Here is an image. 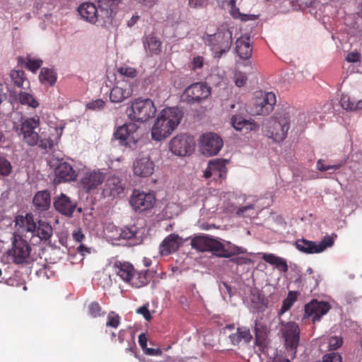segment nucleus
I'll list each match as a JSON object with an SVG mask.
<instances>
[{
  "label": "nucleus",
  "mask_w": 362,
  "mask_h": 362,
  "mask_svg": "<svg viewBox=\"0 0 362 362\" xmlns=\"http://www.w3.org/2000/svg\"><path fill=\"white\" fill-rule=\"evenodd\" d=\"M122 1L98 0V8L93 3L85 2L78 7L77 11L84 21L107 27L113 23Z\"/></svg>",
  "instance_id": "nucleus-1"
},
{
  "label": "nucleus",
  "mask_w": 362,
  "mask_h": 362,
  "mask_svg": "<svg viewBox=\"0 0 362 362\" xmlns=\"http://www.w3.org/2000/svg\"><path fill=\"white\" fill-rule=\"evenodd\" d=\"M182 116V112L178 107L163 109L151 128L152 139L160 141L169 136L180 124Z\"/></svg>",
  "instance_id": "nucleus-2"
},
{
  "label": "nucleus",
  "mask_w": 362,
  "mask_h": 362,
  "mask_svg": "<svg viewBox=\"0 0 362 362\" xmlns=\"http://www.w3.org/2000/svg\"><path fill=\"white\" fill-rule=\"evenodd\" d=\"M19 125L15 126V130L28 146H34L40 139V119L38 115L33 117L23 116Z\"/></svg>",
  "instance_id": "nucleus-3"
},
{
  "label": "nucleus",
  "mask_w": 362,
  "mask_h": 362,
  "mask_svg": "<svg viewBox=\"0 0 362 362\" xmlns=\"http://www.w3.org/2000/svg\"><path fill=\"white\" fill-rule=\"evenodd\" d=\"M233 30L228 25H222L213 35L207 37V42L211 47L215 58H220L230 49L232 45Z\"/></svg>",
  "instance_id": "nucleus-4"
},
{
  "label": "nucleus",
  "mask_w": 362,
  "mask_h": 362,
  "mask_svg": "<svg viewBox=\"0 0 362 362\" xmlns=\"http://www.w3.org/2000/svg\"><path fill=\"white\" fill-rule=\"evenodd\" d=\"M156 112L153 102L148 98L134 100L126 113L132 121L144 122L153 117Z\"/></svg>",
  "instance_id": "nucleus-5"
},
{
  "label": "nucleus",
  "mask_w": 362,
  "mask_h": 362,
  "mask_svg": "<svg viewBox=\"0 0 362 362\" xmlns=\"http://www.w3.org/2000/svg\"><path fill=\"white\" fill-rule=\"evenodd\" d=\"M264 132L267 137L276 142L283 141L290 128L288 115H284L279 117L270 119L265 124Z\"/></svg>",
  "instance_id": "nucleus-6"
},
{
  "label": "nucleus",
  "mask_w": 362,
  "mask_h": 362,
  "mask_svg": "<svg viewBox=\"0 0 362 362\" xmlns=\"http://www.w3.org/2000/svg\"><path fill=\"white\" fill-rule=\"evenodd\" d=\"M31 247L28 242L17 234H13L12 248L8 255L16 264H23L26 262L30 254Z\"/></svg>",
  "instance_id": "nucleus-7"
},
{
  "label": "nucleus",
  "mask_w": 362,
  "mask_h": 362,
  "mask_svg": "<svg viewBox=\"0 0 362 362\" xmlns=\"http://www.w3.org/2000/svg\"><path fill=\"white\" fill-rule=\"evenodd\" d=\"M201 153L206 156L216 155L223 146L222 139L216 134L208 132L202 134L199 140Z\"/></svg>",
  "instance_id": "nucleus-8"
},
{
  "label": "nucleus",
  "mask_w": 362,
  "mask_h": 362,
  "mask_svg": "<svg viewBox=\"0 0 362 362\" xmlns=\"http://www.w3.org/2000/svg\"><path fill=\"white\" fill-rule=\"evenodd\" d=\"M334 244L332 237L327 235L320 242L310 241L305 239L297 240L296 247L301 252L305 254L320 253Z\"/></svg>",
  "instance_id": "nucleus-9"
},
{
  "label": "nucleus",
  "mask_w": 362,
  "mask_h": 362,
  "mask_svg": "<svg viewBox=\"0 0 362 362\" xmlns=\"http://www.w3.org/2000/svg\"><path fill=\"white\" fill-rule=\"evenodd\" d=\"M211 95V88L204 83H195L185 88L182 100L187 103H200Z\"/></svg>",
  "instance_id": "nucleus-10"
},
{
  "label": "nucleus",
  "mask_w": 362,
  "mask_h": 362,
  "mask_svg": "<svg viewBox=\"0 0 362 362\" xmlns=\"http://www.w3.org/2000/svg\"><path fill=\"white\" fill-rule=\"evenodd\" d=\"M280 332L285 340L287 348L295 351L299 344L300 340V329L294 322H284L279 319Z\"/></svg>",
  "instance_id": "nucleus-11"
},
{
  "label": "nucleus",
  "mask_w": 362,
  "mask_h": 362,
  "mask_svg": "<svg viewBox=\"0 0 362 362\" xmlns=\"http://www.w3.org/2000/svg\"><path fill=\"white\" fill-rule=\"evenodd\" d=\"M276 103L275 94L272 92H259L256 95L252 113L255 115H268L272 110Z\"/></svg>",
  "instance_id": "nucleus-12"
},
{
  "label": "nucleus",
  "mask_w": 362,
  "mask_h": 362,
  "mask_svg": "<svg viewBox=\"0 0 362 362\" xmlns=\"http://www.w3.org/2000/svg\"><path fill=\"white\" fill-rule=\"evenodd\" d=\"M64 125L62 123L48 125L47 129L42 128L39 142L43 148H52L57 145L62 135Z\"/></svg>",
  "instance_id": "nucleus-13"
},
{
  "label": "nucleus",
  "mask_w": 362,
  "mask_h": 362,
  "mask_svg": "<svg viewBox=\"0 0 362 362\" xmlns=\"http://www.w3.org/2000/svg\"><path fill=\"white\" fill-rule=\"evenodd\" d=\"M156 202L153 193L134 189L130 197L129 203L136 211L142 212L151 209Z\"/></svg>",
  "instance_id": "nucleus-14"
},
{
  "label": "nucleus",
  "mask_w": 362,
  "mask_h": 362,
  "mask_svg": "<svg viewBox=\"0 0 362 362\" xmlns=\"http://www.w3.org/2000/svg\"><path fill=\"white\" fill-rule=\"evenodd\" d=\"M133 83L124 79H117L110 93V100L113 103H122L132 97Z\"/></svg>",
  "instance_id": "nucleus-15"
},
{
  "label": "nucleus",
  "mask_w": 362,
  "mask_h": 362,
  "mask_svg": "<svg viewBox=\"0 0 362 362\" xmlns=\"http://www.w3.org/2000/svg\"><path fill=\"white\" fill-rule=\"evenodd\" d=\"M106 175L100 170L87 171L80 179L79 184L86 192L97 189L105 181Z\"/></svg>",
  "instance_id": "nucleus-16"
},
{
  "label": "nucleus",
  "mask_w": 362,
  "mask_h": 362,
  "mask_svg": "<svg viewBox=\"0 0 362 362\" xmlns=\"http://www.w3.org/2000/svg\"><path fill=\"white\" fill-rule=\"evenodd\" d=\"M193 139L187 134H180L173 137L169 144L170 151L179 156L191 153L194 147Z\"/></svg>",
  "instance_id": "nucleus-17"
},
{
  "label": "nucleus",
  "mask_w": 362,
  "mask_h": 362,
  "mask_svg": "<svg viewBox=\"0 0 362 362\" xmlns=\"http://www.w3.org/2000/svg\"><path fill=\"white\" fill-rule=\"evenodd\" d=\"M327 302L312 300L305 305L303 319L311 318L313 323L318 322L330 310Z\"/></svg>",
  "instance_id": "nucleus-18"
},
{
  "label": "nucleus",
  "mask_w": 362,
  "mask_h": 362,
  "mask_svg": "<svg viewBox=\"0 0 362 362\" xmlns=\"http://www.w3.org/2000/svg\"><path fill=\"white\" fill-rule=\"evenodd\" d=\"M228 160L223 158H216L209 161L208 166L204 170V176L206 179L211 178L214 180L223 179L226 176V164Z\"/></svg>",
  "instance_id": "nucleus-19"
},
{
  "label": "nucleus",
  "mask_w": 362,
  "mask_h": 362,
  "mask_svg": "<svg viewBox=\"0 0 362 362\" xmlns=\"http://www.w3.org/2000/svg\"><path fill=\"white\" fill-rule=\"evenodd\" d=\"M137 126L134 123H126L119 127L114 134L115 139L119 141L120 144L132 147V144H135L136 138L134 136Z\"/></svg>",
  "instance_id": "nucleus-20"
},
{
  "label": "nucleus",
  "mask_w": 362,
  "mask_h": 362,
  "mask_svg": "<svg viewBox=\"0 0 362 362\" xmlns=\"http://www.w3.org/2000/svg\"><path fill=\"white\" fill-rule=\"evenodd\" d=\"M154 163L147 155H139L134 161L133 172L138 177H147L154 171Z\"/></svg>",
  "instance_id": "nucleus-21"
},
{
  "label": "nucleus",
  "mask_w": 362,
  "mask_h": 362,
  "mask_svg": "<svg viewBox=\"0 0 362 362\" xmlns=\"http://www.w3.org/2000/svg\"><path fill=\"white\" fill-rule=\"evenodd\" d=\"M76 201L71 199L64 193H61L54 201L55 209L62 214L71 217L76 208Z\"/></svg>",
  "instance_id": "nucleus-22"
},
{
  "label": "nucleus",
  "mask_w": 362,
  "mask_h": 362,
  "mask_svg": "<svg viewBox=\"0 0 362 362\" xmlns=\"http://www.w3.org/2000/svg\"><path fill=\"white\" fill-rule=\"evenodd\" d=\"M182 243L180 236L175 233L168 235L159 245V253L161 256H168L175 252Z\"/></svg>",
  "instance_id": "nucleus-23"
},
{
  "label": "nucleus",
  "mask_w": 362,
  "mask_h": 362,
  "mask_svg": "<svg viewBox=\"0 0 362 362\" xmlns=\"http://www.w3.org/2000/svg\"><path fill=\"white\" fill-rule=\"evenodd\" d=\"M77 175L73 167L67 162L60 163L55 168L54 182L57 183L74 180Z\"/></svg>",
  "instance_id": "nucleus-24"
},
{
  "label": "nucleus",
  "mask_w": 362,
  "mask_h": 362,
  "mask_svg": "<svg viewBox=\"0 0 362 362\" xmlns=\"http://www.w3.org/2000/svg\"><path fill=\"white\" fill-rule=\"evenodd\" d=\"M235 51L242 59H248L252 54V48L249 35H243L235 42Z\"/></svg>",
  "instance_id": "nucleus-25"
},
{
  "label": "nucleus",
  "mask_w": 362,
  "mask_h": 362,
  "mask_svg": "<svg viewBox=\"0 0 362 362\" xmlns=\"http://www.w3.org/2000/svg\"><path fill=\"white\" fill-rule=\"evenodd\" d=\"M124 191L122 180L116 176L110 177L104 186L103 194L105 196L116 197Z\"/></svg>",
  "instance_id": "nucleus-26"
},
{
  "label": "nucleus",
  "mask_w": 362,
  "mask_h": 362,
  "mask_svg": "<svg viewBox=\"0 0 362 362\" xmlns=\"http://www.w3.org/2000/svg\"><path fill=\"white\" fill-rule=\"evenodd\" d=\"M15 225L21 232L34 233L36 230V222L31 214L25 216L18 215L15 218Z\"/></svg>",
  "instance_id": "nucleus-27"
},
{
  "label": "nucleus",
  "mask_w": 362,
  "mask_h": 362,
  "mask_svg": "<svg viewBox=\"0 0 362 362\" xmlns=\"http://www.w3.org/2000/svg\"><path fill=\"white\" fill-rule=\"evenodd\" d=\"M114 271L125 282H130L135 273L134 269L131 264L122 262H115Z\"/></svg>",
  "instance_id": "nucleus-28"
},
{
  "label": "nucleus",
  "mask_w": 362,
  "mask_h": 362,
  "mask_svg": "<svg viewBox=\"0 0 362 362\" xmlns=\"http://www.w3.org/2000/svg\"><path fill=\"white\" fill-rule=\"evenodd\" d=\"M117 235H114L111 238L114 239H125V240H135V243H138L141 241V236L139 235V230L135 225L125 226L122 229H117Z\"/></svg>",
  "instance_id": "nucleus-29"
},
{
  "label": "nucleus",
  "mask_w": 362,
  "mask_h": 362,
  "mask_svg": "<svg viewBox=\"0 0 362 362\" xmlns=\"http://www.w3.org/2000/svg\"><path fill=\"white\" fill-rule=\"evenodd\" d=\"M33 203L35 210L39 212L48 210L51 205V199L49 192L43 190L37 192L33 199Z\"/></svg>",
  "instance_id": "nucleus-30"
},
{
  "label": "nucleus",
  "mask_w": 362,
  "mask_h": 362,
  "mask_svg": "<svg viewBox=\"0 0 362 362\" xmlns=\"http://www.w3.org/2000/svg\"><path fill=\"white\" fill-rule=\"evenodd\" d=\"M229 339L233 345L238 344L243 341L247 343L252 339V334L250 329L245 327H239L235 333L229 336Z\"/></svg>",
  "instance_id": "nucleus-31"
},
{
  "label": "nucleus",
  "mask_w": 362,
  "mask_h": 362,
  "mask_svg": "<svg viewBox=\"0 0 362 362\" xmlns=\"http://www.w3.org/2000/svg\"><path fill=\"white\" fill-rule=\"evenodd\" d=\"M262 259L267 263L275 266L279 271L286 272L288 271V264L286 260L282 257L276 256L272 253H264Z\"/></svg>",
  "instance_id": "nucleus-32"
},
{
  "label": "nucleus",
  "mask_w": 362,
  "mask_h": 362,
  "mask_svg": "<svg viewBox=\"0 0 362 362\" xmlns=\"http://www.w3.org/2000/svg\"><path fill=\"white\" fill-rule=\"evenodd\" d=\"M38 225H36L35 232L33 233V235L37 236L41 240H47L52 235V228L47 222L39 220Z\"/></svg>",
  "instance_id": "nucleus-33"
},
{
  "label": "nucleus",
  "mask_w": 362,
  "mask_h": 362,
  "mask_svg": "<svg viewBox=\"0 0 362 362\" xmlns=\"http://www.w3.org/2000/svg\"><path fill=\"white\" fill-rule=\"evenodd\" d=\"M212 238L207 235H199L192 238L191 245L201 252L209 251Z\"/></svg>",
  "instance_id": "nucleus-34"
},
{
  "label": "nucleus",
  "mask_w": 362,
  "mask_h": 362,
  "mask_svg": "<svg viewBox=\"0 0 362 362\" xmlns=\"http://www.w3.org/2000/svg\"><path fill=\"white\" fill-rule=\"evenodd\" d=\"M18 61L33 73L36 72L42 65V59L33 57L31 55H28L25 58L19 57Z\"/></svg>",
  "instance_id": "nucleus-35"
},
{
  "label": "nucleus",
  "mask_w": 362,
  "mask_h": 362,
  "mask_svg": "<svg viewBox=\"0 0 362 362\" xmlns=\"http://www.w3.org/2000/svg\"><path fill=\"white\" fill-rule=\"evenodd\" d=\"M39 80L45 86H52L57 81L56 73L51 69L42 68L39 74Z\"/></svg>",
  "instance_id": "nucleus-36"
},
{
  "label": "nucleus",
  "mask_w": 362,
  "mask_h": 362,
  "mask_svg": "<svg viewBox=\"0 0 362 362\" xmlns=\"http://www.w3.org/2000/svg\"><path fill=\"white\" fill-rule=\"evenodd\" d=\"M144 47L148 49L151 54H158L160 52L161 42L156 37L148 35L146 37Z\"/></svg>",
  "instance_id": "nucleus-37"
},
{
  "label": "nucleus",
  "mask_w": 362,
  "mask_h": 362,
  "mask_svg": "<svg viewBox=\"0 0 362 362\" xmlns=\"http://www.w3.org/2000/svg\"><path fill=\"white\" fill-rule=\"evenodd\" d=\"M18 100L21 104L32 108H37L39 106V103L34 96L25 91H21L18 93Z\"/></svg>",
  "instance_id": "nucleus-38"
},
{
  "label": "nucleus",
  "mask_w": 362,
  "mask_h": 362,
  "mask_svg": "<svg viewBox=\"0 0 362 362\" xmlns=\"http://www.w3.org/2000/svg\"><path fill=\"white\" fill-rule=\"evenodd\" d=\"M117 72L123 79L130 81V79L134 78L137 75V70L132 66L123 64L117 68Z\"/></svg>",
  "instance_id": "nucleus-39"
},
{
  "label": "nucleus",
  "mask_w": 362,
  "mask_h": 362,
  "mask_svg": "<svg viewBox=\"0 0 362 362\" xmlns=\"http://www.w3.org/2000/svg\"><path fill=\"white\" fill-rule=\"evenodd\" d=\"M297 296L298 294L296 292H288L287 297L283 300L282 305L279 311V318L293 306V303L297 300Z\"/></svg>",
  "instance_id": "nucleus-40"
},
{
  "label": "nucleus",
  "mask_w": 362,
  "mask_h": 362,
  "mask_svg": "<svg viewBox=\"0 0 362 362\" xmlns=\"http://www.w3.org/2000/svg\"><path fill=\"white\" fill-rule=\"evenodd\" d=\"M10 77L14 85L18 88H23L25 82L28 84L29 83L25 76L24 71L22 70H11L10 72Z\"/></svg>",
  "instance_id": "nucleus-41"
},
{
  "label": "nucleus",
  "mask_w": 362,
  "mask_h": 362,
  "mask_svg": "<svg viewBox=\"0 0 362 362\" xmlns=\"http://www.w3.org/2000/svg\"><path fill=\"white\" fill-rule=\"evenodd\" d=\"M246 252V250L238 247L237 245H233L231 243L228 241H225V249L223 257H230L233 255L244 254Z\"/></svg>",
  "instance_id": "nucleus-42"
},
{
  "label": "nucleus",
  "mask_w": 362,
  "mask_h": 362,
  "mask_svg": "<svg viewBox=\"0 0 362 362\" xmlns=\"http://www.w3.org/2000/svg\"><path fill=\"white\" fill-rule=\"evenodd\" d=\"M225 241L222 243L215 238H212L210 244V248L209 249V252H213L218 257H223Z\"/></svg>",
  "instance_id": "nucleus-43"
},
{
  "label": "nucleus",
  "mask_w": 362,
  "mask_h": 362,
  "mask_svg": "<svg viewBox=\"0 0 362 362\" xmlns=\"http://www.w3.org/2000/svg\"><path fill=\"white\" fill-rule=\"evenodd\" d=\"M235 4L236 2L228 4V5L230 6V13L233 18H240L242 21H245L256 19V16L254 15L241 14L238 8L236 7Z\"/></svg>",
  "instance_id": "nucleus-44"
},
{
  "label": "nucleus",
  "mask_w": 362,
  "mask_h": 362,
  "mask_svg": "<svg viewBox=\"0 0 362 362\" xmlns=\"http://www.w3.org/2000/svg\"><path fill=\"white\" fill-rule=\"evenodd\" d=\"M236 215L239 216L251 217L255 215V204L248 203L247 204L240 206L235 211Z\"/></svg>",
  "instance_id": "nucleus-45"
},
{
  "label": "nucleus",
  "mask_w": 362,
  "mask_h": 362,
  "mask_svg": "<svg viewBox=\"0 0 362 362\" xmlns=\"http://www.w3.org/2000/svg\"><path fill=\"white\" fill-rule=\"evenodd\" d=\"M344 164V162H340L337 164L334 165H325L324 161L322 160H318L317 162V169L320 171H328V170H332L335 171L338 169H339Z\"/></svg>",
  "instance_id": "nucleus-46"
},
{
  "label": "nucleus",
  "mask_w": 362,
  "mask_h": 362,
  "mask_svg": "<svg viewBox=\"0 0 362 362\" xmlns=\"http://www.w3.org/2000/svg\"><path fill=\"white\" fill-rule=\"evenodd\" d=\"M88 314L91 317L95 318L103 316L104 313L102 311V308L98 303L93 302L88 306Z\"/></svg>",
  "instance_id": "nucleus-47"
},
{
  "label": "nucleus",
  "mask_w": 362,
  "mask_h": 362,
  "mask_svg": "<svg viewBox=\"0 0 362 362\" xmlns=\"http://www.w3.org/2000/svg\"><path fill=\"white\" fill-rule=\"evenodd\" d=\"M119 322L120 317L118 314L112 311L109 313L106 322L107 327L117 328L119 326Z\"/></svg>",
  "instance_id": "nucleus-48"
},
{
  "label": "nucleus",
  "mask_w": 362,
  "mask_h": 362,
  "mask_svg": "<svg viewBox=\"0 0 362 362\" xmlns=\"http://www.w3.org/2000/svg\"><path fill=\"white\" fill-rule=\"evenodd\" d=\"M11 163L5 158L0 157V175L8 176L11 172Z\"/></svg>",
  "instance_id": "nucleus-49"
},
{
  "label": "nucleus",
  "mask_w": 362,
  "mask_h": 362,
  "mask_svg": "<svg viewBox=\"0 0 362 362\" xmlns=\"http://www.w3.org/2000/svg\"><path fill=\"white\" fill-rule=\"evenodd\" d=\"M308 120L309 121L307 114L299 113L293 121V123L296 124L297 131H301L305 127Z\"/></svg>",
  "instance_id": "nucleus-50"
},
{
  "label": "nucleus",
  "mask_w": 362,
  "mask_h": 362,
  "mask_svg": "<svg viewBox=\"0 0 362 362\" xmlns=\"http://www.w3.org/2000/svg\"><path fill=\"white\" fill-rule=\"evenodd\" d=\"M245 122L246 119L239 115H233L231 118V124L238 131H244Z\"/></svg>",
  "instance_id": "nucleus-51"
},
{
  "label": "nucleus",
  "mask_w": 362,
  "mask_h": 362,
  "mask_svg": "<svg viewBox=\"0 0 362 362\" xmlns=\"http://www.w3.org/2000/svg\"><path fill=\"white\" fill-rule=\"evenodd\" d=\"M327 343L329 350H336L342 345L343 339L341 337L332 336L328 338Z\"/></svg>",
  "instance_id": "nucleus-52"
},
{
  "label": "nucleus",
  "mask_w": 362,
  "mask_h": 362,
  "mask_svg": "<svg viewBox=\"0 0 362 362\" xmlns=\"http://www.w3.org/2000/svg\"><path fill=\"white\" fill-rule=\"evenodd\" d=\"M354 101H351L348 95H343L340 100L341 106L346 110L353 111L352 107L354 106Z\"/></svg>",
  "instance_id": "nucleus-53"
},
{
  "label": "nucleus",
  "mask_w": 362,
  "mask_h": 362,
  "mask_svg": "<svg viewBox=\"0 0 362 362\" xmlns=\"http://www.w3.org/2000/svg\"><path fill=\"white\" fill-rule=\"evenodd\" d=\"M247 77L245 74L238 71L235 74V83L238 87H243L246 83Z\"/></svg>",
  "instance_id": "nucleus-54"
},
{
  "label": "nucleus",
  "mask_w": 362,
  "mask_h": 362,
  "mask_svg": "<svg viewBox=\"0 0 362 362\" xmlns=\"http://www.w3.org/2000/svg\"><path fill=\"white\" fill-rule=\"evenodd\" d=\"M255 332L257 339L262 337L266 332V327L258 321L255 322Z\"/></svg>",
  "instance_id": "nucleus-55"
},
{
  "label": "nucleus",
  "mask_w": 362,
  "mask_h": 362,
  "mask_svg": "<svg viewBox=\"0 0 362 362\" xmlns=\"http://www.w3.org/2000/svg\"><path fill=\"white\" fill-rule=\"evenodd\" d=\"M296 4L293 6L298 7L300 9H304L311 7L315 3V0H295Z\"/></svg>",
  "instance_id": "nucleus-56"
},
{
  "label": "nucleus",
  "mask_w": 362,
  "mask_h": 362,
  "mask_svg": "<svg viewBox=\"0 0 362 362\" xmlns=\"http://www.w3.org/2000/svg\"><path fill=\"white\" fill-rule=\"evenodd\" d=\"M259 129V125L252 120L246 119L244 126V132L245 133L254 131L256 132Z\"/></svg>",
  "instance_id": "nucleus-57"
},
{
  "label": "nucleus",
  "mask_w": 362,
  "mask_h": 362,
  "mask_svg": "<svg viewBox=\"0 0 362 362\" xmlns=\"http://www.w3.org/2000/svg\"><path fill=\"white\" fill-rule=\"evenodd\" d=\"M105 105V102L101 99L91 101L87 104V107L90 110H100Z\"/></svg>",
  "instance_id": "nucleus-58"
},
{
  "label": "nucleus",
  "mask_w": 362,
  "mask_h": 362,
  "mask_svg": "<svg viewBox=\"0 0 362 362\" xmlns=\"http://www.w3.org/2000/svg\"><path fill=\"white\" fill-rule=\"evenodd\" d=\"M136 313L143 315L144 318L147 321L151 320L152 318L151 314L150 311L148 310V307L146 305H143V306L139 308L136 310Z\"/></svg>",
  "instance_id": "nucleus-59"
},
{
  "label": "nucleus",
  "mask_w": 362,
  "mask_h": 362,
  "mask_svg": "<svg viewBox=\"0 0 362 362\" xmlns=\"http://www.w3.org/2000/svg\"><path fill=\"white\" fill-rule=\"evenodd\" d=\"M208 4V0H189V5L194 8L205 7Z\"/></svg>",
  "instance_id": "nucleus-60"
},
{
  "label": "nucleus",
  "mask_w": 362,
  "mask_h": 362,
  "mask_svg": "<svg viewBox=\"0 0 362 362\" xmlns=\"http://www.w3.org/2000/svg\"><path fill=\"white\" fill-rule=\"evenodd\" d=\"M361 59V54L358 52H351L346 56V60L349 62L354 63L359 62Z\"/></svg>",
  "instance_id": "nucleus-61"
},
{
  "label": "nucleus",
  "mask_w": 362,
  "mask_h": 362,
  "mask_svg": "<svg viewBox=\"0 0 362 362\" xmlns=\"http://www.w3.org/2000/svg\"><path fill=\"white\" fill-rule=\"evenodd\" d=\"M204 64V58L200 56H197L193 59L192 62V67L194 70L200 69L202 67Z\"/></svg>",
  "instance_id": "nucleus-62"
},
{
  "label": "nucleus",
  "mask_w": 362,
  "mask_h": 362,
  "mask_svg": "<svg viewBox=\"0 0 362 362\" xmlns=\"http://www.w3.org/2000/svg\"><path fill=\"white\" fill-rule=\"evenodd\" d=\"M139 344L144 351L147 348V338L145 334L141 333L139 334Z\"/></svg>",
  "instance_id": "nucleus-63"
},
{
  "label": "nucleus",
  "mask_w": 362,
  "mask_h": 362,
  "mask_svg": "<svg viewBox=\"0 0 362 362\" xmlns=\"http://www.w3.org/2000/svg\"><path fill=\"white\" fill-rule=\"evenodd\" d=\"M72 236L74 240L78 243L81 242L85 238L83 233L80 230L74 231Z\"/></svg>",
  "instance_id": "nucleus-64"
}]
</instances>
